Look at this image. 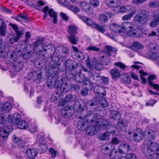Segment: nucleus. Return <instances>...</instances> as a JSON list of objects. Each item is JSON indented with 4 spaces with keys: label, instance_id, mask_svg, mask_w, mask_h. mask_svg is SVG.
<instances>
[{
    "label": "nucleus",
    "instance_id": "1",
    "mask_svg": "<svg viewBox=\"0 0 159 159\" xmlns=\"http://www.w3.org/2000/svg\"><path fill=\"white\" fill-rule=\"evenodd\" d=\"M20 119L21 116L17 113H15L12 115L8 113L6 115L1 114L0 115V123L4 125L9 122L11 124L15 125Z\"/></svg>",
    "mask_w": 159,
    "mask_h": 159
},
{
    "label": "nucleus",
    "instance_id": "2",
    "mask_svg": "<svg viewBox=\"0 0 159 159\" xmlns=\"http://www.w3.org/2000/svg\"><path fill=\"white\" fill-rule=\"evenodd\" d=\"M134 25L133 24L129 22L123 23L121 24V32L126 33L131 36H138L140 30L139 29L134 30Z\"/></svg>",
    "mask_w": 159,
    "mask_h": 159
},
{
    "label": "nucleus",
    "instance_id": "3",
    "mask_svg": "<svg viewBox=\"0 0 159 159\" xmlns=\"http://www.w3.org/2000/svg\"><path fill=\"white\" fill-rule=\"evenodd\" d=\"M0 56L9 59L7 63L10 64L14 62L16 60L17 56L13 50L9 49L7 52L6 47H2L0 48Z\"/></svg>",
    "mask_w": 159,
    "mask_h": 159
},
{
    "label": "nucleus",
    "instance_id": "4",
    "mask_svg": "<svg viewBox=\"0 0 159 159\" xmlns=\"http://www.w3.org/2000/svg\"><path fill=\"white\" fill-rule=\"evenodd\" d=\"M54 85L56 89L65 93L69 91L70 89L68 83L66 81L64 82L62 79L58 78V80H57L55 83H54Z\"/></svg>",
    "mask_w": 159,
    "mask_h": 159
},
{
    "label": "nucleus",
    "instance_id": "5",
    "mask_svg": "<svg viewBox=\"0 0 159 159\" xmlns=\"http://www.w3.org/2000/svg\"><path fill=\"white\" fill-rule=\"evenodd\" d=\"M11 25L13 30L15 31L16 35L13 38H9V40L10 43H13L14 42H17L21 36L24 34V32L22 30H19L18 26L16 25L10 23Z\"/></svg>",
    "mask_w": 159,
    "mask_h": 159
},
{
    "label": "nucleus",
    "instance_id": "6",
    "mask_svg": "<svg viewBox=\"0 0 159 159\" xmlns=\"http://www.w3.org/2000/svg\"><path fill=\"white\" fill-rule=\"evenodd\" d=\"M40 10L42 11L44 13L43 18L44 19H46L48 16V11L49 16L53 20H57V13L52 8L49 9L48 6L44 7L43 9L41 8Z\"/></svg>",
    "mask_w": 159,
    "mask_h": 159
},
{
    "label": "nucleus",
    "instance_id": "7",
    "mask_svg": "<svg viewBox=\"0 0 159 159\" xmlns=\"http://www.w3.org/2000/svg\"><path fill=\"white\" fill-rule=\"evenodd\" d=\"M97 126L98 129L100 128V126H104L105 128L107 129H114L116 131V129L115 127H112V125H109V122L108 120L102 118H98L97 119L96 122V126Z\"/></svg>",
    "mask_w": 159,
    "mask_h": 159
},
{
    "label": "nucleus",
    "instance_id": "8",
    "mask_svg": "<svg viewBox=\"0 0 159 159\" xmlns=\"http://www.w3.org/2000/svg\"><path fill=\"white\" fill-rule=\"evenodd\" d=\"M90 112L84 116H80V119L84 118V121H85L88 124L95 121L96 123L97 121V116L96 114L93 113L92 111H90Z\"/></svg>",
    "mask_w": 159,
    "mask_h": 159
},
{
    "label": "nucleus",
    "instance_id": "9",
    "mask_svg": "<svg viewBox=\"0 0 159 159\" xmlns=\"http://www.w3.org/2000/svg\"><path fill=\"white\" fill-rule=\"evenodd\" d=\"M144 135L143 132L140 128H137L133 134L134 139L135 141L139 142L143 139Z\"/></svg>",
    "mask_w": 159,
    "mask_h": 159
},
{
    "label": "nucleus",
    "instance_id": "10",
    "mask_svg": "<svg viewBox=\"0 0 159 159\" xmlns=\"http://www.w3.org/2000/svg\"><path fill=\"white\" fill-rule=\"evenodd\" d=\"M76 98V95H72L70 94H68L65 97L64 100L60 101L59 103V105L60 106H63L68 102L74 101Z\"/></svg>",
    "mask_w": 159,
    "mask_h": 159
},
{
    "label": "nucleus",
    "instance_id": "11",
    "mask_svg": "<svg viewBox=\"0 0 159 159\" xmlns=\"http://www.w3.org/2000/svg\"><path fill=\"white\" fill-rule=\"evenodd\" d=\"M149 15L148 11L143 10L138 13L134 17V20H143L147 19Z\"/></svg>",
    "mask_w": 159,
    "mask_h": 159
},
{
    "label": "nucleus",
    "instance_id": "12",
    "mask_svg": "<svg viewBox=\"0 0 159 159\" xmlns=\"http://www.w3.org/2000/svg\"><path fill=\"white\" fill-rule=\"evenodd\" d=\"M0 112H3L2 114L6 115V113H8L11 109V105L8 102H6L3 104H1Z\"/></svg>",
    "mask_w": 159,
    "mask_h": 159
},
{
    "label": "nucleus",
    "instance_id": "13",
    "mask_svg": "<svg viewBox=\"0 0 159 159\" xmlns=\"http://www.w3.org/2000/svg\"><path fill=\"white\" fill-rule=\"evenodd\" d=\"M38 154L37 150L35 148H30L26 151V156L29 158H35Z\"/></svg>",
    "mask_w": 159,
    "mask_h": 159
},
{
    "label": "nucleus",
    "instance_id": "14",
    "mask_svg": "<svg viewBox=\"0 0 159 159\" xmlns=\"http://www.w3.org/2000/svg\"><path fill=\"white\" fill-rule=\"evenodd\" d=\"M130 149V146L126 143H122L120 145L118 150L120 153L126 154Z\"/></svg>",
    "mask_w": 159,
    "mask_h": 159
},
{
    "label": "nucleus",
    "instance_id": "15",
    "mask_svg": "<svg viewBox=\"0 0 159 159\" xmlns=\"http://www.w3.org/2000/svg\"><path fill=\"white\" fill-rule=\"evenodd\" d=\"M66 68L67 69L71 70L75 69L77 68L78 64L73 61L68 60L66 61L65 63Z\"/></svg>",
    "mask_w": 159,
    "mask_h": 159
},
{
    "label": "nucleus",
    "instance_id": "16",
    "mask_svg": "<svg viewBox=\"0 0 159 159\" xmlns=\"http://www.w3.org/2000/svg\"><path fill=\"white\" fill-rule=\"evenodd\" d=\"M147 145L148 149L152 152H157L159 151V144L158 143L149 141Z\"/></svg>",
    "mask_w": 159,
    "mask_h": 159
},
{
    "label": "nucleus",
    "instance_id": "17",
    "mask_svg": "<svg viewBox=\"0 0 159 159\" xmlns=\"http://www.w3.org/2000/svg\"><path fill=\"white\" fill-rule=\"evenodd\" d=\"M12 140L15 143L17 144L18 147L22 148L25 146L24 141H22L21 139L16 136V135H13L12 137Z\"/></svg>",
    "mask_w": 159,
    "mask_h": 159
},
{
    "label": "nucleus",
    "instance_id": "18",
    "mask_svg": "<svg viewBox=\"0 0 159 159\" xmlns=\"http://www.w3.org/2000/svg\"><path fill=\"white\" fill-rule=\"evenodd\" d=\"M9 127L8 126H6L2 128L0 131V135L3 138H7L9 135V133L10 131L11 126Z\"/></svg>",
    "mask_w": 159,
    "mask_h": 159
},
{
    "label": "nucleus",
    "instance_id": "19",
    "mask_svg": "<svg viewBox=\"0 0 159 159\" xmlns=\"http://www.w3.org/2000/svg\"><path fill=\"white\" fill-rule=\"evenodd\" d=\"M115 130L112 129L111 130L108 132H105L101 134L99 136V138L100 139L102 140H105L110 138V133L113 134H116L115 133Z\"/></svg>",
    "mask_w": 159,
    "mask_h": 159
},
{
    "label": "nucleus",
    "instance_id": "20",
    "mask_svg": "<svg viewBox=\"0 0 159 159\" xmlns=\"http://www.w3.org/2000/svg\"><path fill=\"white\" fill-rule=\"evenodd\" d=\"M97 128H98V127L97 126H96V125L95 126L90 125L86 129L87 134L91 136L94 135L97 130Z\"/></svg>",
    "mask_w": 159,
    "mask_h": 159
},
{
    "label": "nucleus",
    "instance_id": "21",
    "mask_svg": "<svg viewBox=\"0 0 159 159\" xmlns=\"http://www.w3.org/2000/svg\"><path fill=\"white\" fill-rule=\"evenodd\" d=\"M84 118L80 119L78 123L77 128L80 131L84 130L85 127L88 125V124L86 121H84Z\"/></svg>",
    "mask_w": 159,
    "mask_h": 159
},
{
    "label": "nucleus",
    "instance_id": "22",
    "mask_svg": "<svg viewBox=\"0 0 159 159\" xmlns=\"http://www.w3.org/2000/svg\"><path fill=\"white\" fill-rule=\"evenodd\" d=\"M57 50L59 52L60 56L62 57H66L68 54V50L66 48L59 47L57 48Z\"/></svg>",
    "mask_w": 159,
    "mask_h": 159
},
{
    "label": "nucleus",
    "instance_id": "23",
    "mask_svg": "<svg viewBox=\"0 0 159 159\" xmlns=\"http://www.w3.org/2000/svg\"><path fill=\"white\" fill-rule=\"evenodd\" d=\"M92 69L94 68L98 70H101L102 68V65L99 63V61L95 59L92 60Z\"/></svg>",
    "mask_w": 159,
    "mask_h": 159
},
{
    "label": "nucleus",
    "instance_id": "24",
    "mask_svg": "<svg viewBox=\"0 0 159 159\" xmlns=\"http://www.w3.org/2000/svg\"><path fill=\"white\" fill-rule=\"evenodd\" d=\"M113 146L111 143H106L102 146L101 151L102 153L104 154H107L110 152V147Z\"/></svg>",
    "mask_w": 159,
    "mask_h": 159
},
{
    "label": "nucleus",
    "instance_id": "25",
    "mask_svg": "<svg viewBox=\"0 0 159 159\" xmlns=\"http://www.w3.org/2000/svg\"><path fill=\"white\" fill-rule=\"evenodd\" d=\"M88 78L85 77L84 75L81 74L80 72H79L76 75L75 77V80L77 82L81 83L83 82L84 84V81H86Z\"/></svg>",
    "mask_w": 159,
    "mask_h": 159
},
{
    "label": "nucleus",
    "instance_id": "26",
    "mask_svg": "<svg viewBox=\"0 0 159 159\" xmlns=\"http://www.w3.org/2000/svg\"><path fill=\"white\" fill-rule=\"evenodd\" d=\"M16 124L19 128L22 129H25L29 126L28 123L26 121L23 120H20Z\"/></svg>",
    "mask_w": 159,
    "mask_h": 159
},
{
    "label": "nucleus",
    "instance_id": "27",
    "mask_svg": "<svg viewBox=\"0 0 159 159\" xmlns=\"http://www.w3.org/2000/svg\"><path fill=\"white\" fill-rule=\"evenodd\" d=\"M143 48L144 46L143 44L138 42H134L132 44V49L135 51L142 49Z\"/></svg>",
    "mask_w": 159,
    "mask_h": 159
},
{
    "label": "nucleus",
    "instance_id": "28",
    "mask_svg": "<svg viewBox=\"0 0 159 159\" xmlns=\"http://www.w3.org/2000/svg\"><path fill=\"white\" fill-rule=\"evenodd\" d=\"M108 6L112 7H117L120 4V0H109L108 2H107Z\"/></svg>",
    "mask_w": 159,
    "mask_h": 159
},
{
    "label": "nucleus",
    "instance_id": "29",
    "mask_svg": "<svg viewBox=\"0 0 159 159\" xmlns=\"http://www.w3.org/2000/svg\"><path fill=\"white\" fill-rule=\"evenodd\" d=\"M116 48L110 46H106L104 47V52L108 56H110L111 52H116Z\"/></svg>",
    "mask_w": 159,
    "mask_h": 159
},
{
    "label": "nucleus",
    "instance_id": "30",
    "mask_svg": "<svg viewBox=\"0 0 159 159\" xmlns=\"http://www.w3.org/2000/svg\"><path fill=\"white\" fill-rule=\"evenodd\" d=\"M23 66V63L22 62H19L15 63L12 66V69L13 70L16 72H18L20 71L22 68Z\"/></svg>",
    "mask_w": 159,
    "mask_h": 159
},
{
    "label": "nucleus",
    "instance_id": "31",
    "mask_svg": "<svg viewBox=\"0 0 159 159\" xmlns=\"http://www.w3.org/2000/svg\"><path fill=\"white\" fill-rule=\"evenodd\" d=\"M155 50V47H154L153 50L150 55V57L152 59L156 61L158 65H159V53L156 52Z\"/></svg>",
    "mask_w": 159,
    "mask_h": 159
},
{
    "label": "nucleus",
    "instance_id": "32",
    "mask_svg": "<svg viewBox=\"0 0 159 159\" xmlns=\"http://www.w3.org/2000/svg\"><path fill=\"white\" fill-rule=\"evenodd\" d=\"M16 149L12 147L10 149H8V153L10 154H12L15 159H22V157L19 154L16 153Z\"/></svg>",
    "mask_w": 159,
    "mask_h": 159
},
{
    "label": "nucleus",
    "instance_id": "33",
    "mask_svg": "<svg viewBox=\"0 0 159 159\" xmlns=\"http://www.w3.org/2000/svg\"><path fill=\"white\" fill-rule=\"evenodd\" d=\"M24 53H22L19 50L18 52V55H20L23 58L25 59H28L31 56V52L30 51H28L27 52H25V50L26 51H27V49L26 48H24Z\"/></svg>",
    "mask_w": 159,
    "mask_h": 159
},
{
    "label": "nucleus",
    "instance_id": "34",
    "mask_svg": "<svg viewBox=\"0 0 159 159\" xmlns=\"http://www.w3.org/2000/svg\"><path fill=\"white\" fill-rule=\"evenodd\" d=\"M131 5H126L121 6L119 10L120 12H129L131 9Z\"/></svg>",
    "mask_w": 159,
    "mask_h": 159
},
{
    "label": "nucleus",
    "instance_id": "35",
    "mask_svg": "<svg viewBox=\"0 0 159 159\" xmlns=\"http://www.w3.org/2000/svg\"><path fill=\"white\" fill-rule=\"evenodd\" d=\"M110 28L111 30L116 33H120L121 32V28L118 24L112 23L110 25Z\"/></svg>",
    "mask_w": 159,
    "mask_h": 159
},
{
    "label": "nucleus",
    "instance_id": "36",
    "mask_svg": "<svg viewBox=\"0 0 159 159\" xmlns=\"http://www.w3.org/2000/svg\"><path fill=\"white\" fill-rule=\"evenodd\" d=\"M110 74L113 79L119 78L120 75V73L119 70L116 68L112 69L111 71Z\"/></svg>",
    "mask_w": 159,
    "mask_h": 159
},
{
    "label": "nucleus",
    "instance_id": "37",
    "mask_svg": "<svg viewBox=\"0 0 159 159\" xmlns=\"http://www.w3.org/2000/svg\"><path fill=\"white\" fill-rule=\"evenodd\" d=\"M77 31V27L75 25H71L68 27V31L70 35H76Z\"/></svg>",
    "mask_w": 159,
    "mask_h": 159
},
{
    "label": "nucleus",
    "instance_id": "38",
    "mask_svg": "<svg viewBox=\"0 0 159 159\" xmlns=\"http://www.w3.org/2000/svg\"><path fill=\"white\" fill-rule=\"evenodd\" d=\"M94 103L93 101L90 100L88 101L85 104V106L87 110L89 111H93L94 109Z\"/></svg>",
    "mask_w": 159,
    "mask_h": 159
},
{
    "label": "nucleus",
    "instance_id": "39",
    "mask_svg": "<svg viewBox=\"0 0 159 159\" xmlns=\"http://www.w3.org/2000/svg\"><path fill=\"white\" fill-rule=\"evenodd\" d=\"M146 133H147L148 139L151 140L153 139H154L156 137V133L152 129H148L146 130Z\"/></svg>",
    "mask_w": 159,
    "mask_h": 159
},
{
    "label": "nucleus",
    "instance_id": "40",
    "mask_svg": "<svg viewBox=\"0 0 159 159\" xmlns=\"http://www.w3.org/2000/svg\"><path fill=\"white\" fill-rule=\"evenodd\" d=\"M84 104H79L77 102L75 103L74 107L75 110L77 112H81L84 111Z\"/></svg>",
    "mask_w": 159,
    "mask_h": 159
},
{
    "label": "nucleus",
    "instance_id": "41",
    "mask_svg": "<svg viewBox=\"0 0 159 159\" xmlns=\"http://www.w3.org/2000/svg\"><path fill=\"white\" fill-rule=\"evenodd\" d=\"M6 29V25L3 22H2V25L0 26V32L2 36H5L7 33Z\"/></svg>",
    "mask_w": 159,
    "mask_h": 159
},
{
    "label": "nucleus",
    "instance_id": "42",
    "mask_svg": "<svg viewBox=\"0 0 159 159\" xmlns=\"http://www.w3.org/2000/svg\"><path fill=\"white\" fill-rule=\"evenodd\" d=\"M121 153H119L116 151H115L112 154L109 155L111 158L112 159H120L121 157Z\"/></svg>",
    "mask_w": 159,
    "mask_h": 159
},
{
    "label": "nucleus",
    "instance_id": "43",
    "mask_svg": "<svg viewBox=\"0 0 159 159\" xmlns=\"http://www.w3.org/2000/svg\"><path fill=\"white\" fill-rule=\"evenodd\" d=\"M75 35H70L69 37V39L73 44L75 45L77 44L79 41V39L75 36Z\"/></svg>",
    "mask_w": 159,
    "mask_h": 159
},
{
    "label": "nucleus",
    "instance_id": "44",
    "mask_svg": "<svg viewBox=\"0 0 159 159\" xmlns=\"http://www.w3.org/2000/svg\"><path fill=\"white\" fill-rule=\"evenodd\" d=\"M111 14H107V15L103 14L99 15V20H108V19H111Z\"/></svg>",
    "mask_w": 159,
    "mask_h": 159
},
{
    "label": "nucleus",
    "instance_id": "45",
    "mask_svg": "<svg viewBox=\"0 0 159 159\" xmlns=\"http://www.w3.org/2000/svg\"><path fill=\"white\" fill-rule=\"evenodd\" d=\"M97 101H98L100 104L103 107H106L108 106V103L107 100L103 97L98 98L97 99Z\"/></svg>",
    "mask_w": 159,
    "mask_h": 159
},
{
    "label": "nucleus",
    "instance_id": "46",
    "mask_svg": "<svg viewBox=\"0 0 159 159\" xmlns=\"http://www.w3.org/2000/svg\"><path fill=\"white\" fill-rule=\"evenodd\" d=\"M136 11H133L131 12L124 16L122 17V20H129L133 17Z\"/></svg>",
    "mask_w": 159,
    "mask_h": 159
},
{
    "label": "nucleus",
    "instance_id": "47",
    "mask_svg": "<svg viewBox=\"0 0 159 159\" xmlns=\"http://www.w3.org/2000/svg\"><path fill=\"white\" fill-rule=\"evenodd\" d=\"M106 95V92L105 90V89L103 88V91H100L99 93H97L96 94V97L97 99H98V98H101V97H104Z\"/></svg>",
    "mask_w": 159,
    "mask_h": 159
},
{
    "label": "nucleus",
    "instance_id": "48",
    "mask_svg": "<svg viewBox=\"0 0 159 159\" xmlns=\"http://www.w3.org/2000/svg\"><path fill=\"white\" fill-rule=\"evenodd\" d=\"M111 117L114 120L119 119L120 117V114L117 111H113L111 114Z\"/></svg>",
    "mask_w": 159,
    "mask_h": 159
},
{
    "label": "nucleus",
    "instance_id": "49",
    "mask_svg": "<svg viewBox=\"0 0 159 159\" xmlns=\"http://www.w3.org/2000/svg\"><path fill=\"white\" fill-rule=\"evenodd\" d=\"M100 60L102 63L104 65H107L109 62V60L108 57L106 56H102L100 58Z\"/></svg>",
    "mask_w": 159,
    "mask_h": 159
},
{
    "label": "nucleus",
    "instance_id": "50",
    "mask_svg": "<svg viewBox=\"0 0 159 159\" xmlns=\"http://www.w3.org/2000/svg\"><path fill=\"white\" fill-rule=\"evenodd\" d=\"M94 28H96L100 32L103 33L105 31V26L103 25H100L96 23L94 24Z\"/></svg>",
    "mask_w": 159,
    "mask_h": 159
},
{
    "label": "nucleus",
    "instance_id": "51",
    "mask_svg": "<svg viewBox=\"0 0 159 159\" xmlns=\"http://www.w3.org/2000/svg\"><path fill=\"white\" fill-rule=\"evenodd\" d=\"M86 50L89 51L98 52L100 50V48L95 46L91 45L86 48Z\"/></svg>",
    "mask_w": 159,
    "mask_h": 159
},
{
    "label": "nucleus",
    "instance_id": "52",
    "mask_svg": "<svg viewBox=\"0 0 159 159\" xmlns=\"http://www.w3.org/2000/svg\"><path fill=\"white\" fill-rule=\"evenodd\" d=\"M84 85H88V86L87 87L89 90L92 89L93 86V83L90 82L88 78L86 80V81H84Z\"/></svg>",
    "mask_w": 159,
    "mask_h": 159
},
{
    "label": "nucleus",
    "instance_id": "53",
    "mask_svg": "<svg viewBox=\"0 0 159 159\" xmlns=\"http://www.w3.org/2000/svg\"><path fill=\"white\" fill-rule=\"evenodd\" d=\"M152 17L153 20H159V12L154 11L152 12Z\"/></svg>",
    "mask_w": 159,
    "mask_h": 159
},
{
    "label": "nucleus",
    "instance_id": "54",
    "mask_svg": "<svg viewBox=\"0 0 159 159\" xmlns=\"http://www.w3.org/2000/svg\"><path fill=\"white\" fill-rule=\"evenodd\" d=\"M89 2L90 4L94 7H97L99 5V2L98 0H90Z\"/></svg>",
    "mask_w": 159,
    "mask_h": 159
},
{
    "label": "nucleus",
    "instance_id": "55",
    "mask_svg": "<svg viewBox=\"0 0 159 159\" xmlns=\"http://www.w3.org/2000/svg\"><path fill=\"white\" fill-rule=\"evenodd\" d=\"M70 9L75 13L78 12L80 11V9L77 7L75 6H70Z\"/></svg>",
    "mask_w": 159,
    "mask_h": 159
},
{
    "label": "nucleus",
    "instance_id": "56",
    "mask_svg": "<svg viewBox=\"0 0 159 159\" xmlns=\"http://www.w3.org/2000/svg\"><path fill=\"white\" fill-rule=\"evenodd\" d=\"M35 0H27L26 3L28 5L33 7H38L36 3H34Z\"/></svg>",
    "mask_w": 159,
    "mask_h": 159
},
{
    "label": "nucleus",
    "instance_id": "57",
    "mask_svg": "<svg viewBox=\"0 0 159 159\" xmlns=\"http://www.w3.org/2000/svg\"><path fill=\"white\" fill-rule=\"evenodd\" d=\"M80 6L81 9L84 11L86 10V9L89 6V4L86 2H81Z\"/></svg>",
    "mask_w": 159,
    "mask_h": 159
},
{
    "label": "nucleus",
    "instance_id": "58",
    "mask_svg": "<svg viewBox=\"0 0 159 159\" xmlns=\"http://www.w3.org/2000/svg\"><path fill=\"white\" fill-rule=\"evenodd\" d=\"M103 91V87L99 85L95 86L94 88V91L96 94L99 93L100 91Z\"/></svg>",
    "mask_w": 159,
    "mask_h": 159
},
{
    "label": "nucleus",
    "instance_id": "59",
    "mask_svg": "<svg viewBox=\"0 0 159 159\" xmlns=\"http://www.w3.org/2000/svg\"><path fill=\"white\" fill-rule=\"evenodd\" d=\"M114 65L123 69H125L126 67V66L124 64L120 62L115 63L114 64Z\"/></svg>",
    "mask_w": 159,
    "mask_h": 159
},
{
    "label": "nucleus",
    "instance_id": "60",
    "mask_svg": "<svg viewBox=\"0 0 159 159\" xmlns=\"http://www.w3.org/2000/svg\"><path fill=\"white\" fill-rule=\"evenodd\" d=\"M49 152L50 153L52 157V158H55L56 156V152L55 149L53 148H50L49 149Z\"/></svg>",
    "mask_w": 159,
    "mask_h": 159
},
{
    "label": "nucleus",
    "instance_id": "61",
    "mask_svg": "<svg viewBox=\"0 0 159 159\" xmlns=\"http://www.w3.org/2000/svg\"><path fill=\"white\" fill-rule=\"evenodd\" d=\"M148 0H133L132 3L135 5H139L141 4Z\"/></svg>",
    "mask_w": 159,
    "mask_h": 159
},
{
    "label": "nucleus",
    "instance_id": "62",
    "mask_svg": "<svg viewBox=\"0 0 159 159\" xmlns=\"http://www.w3.org/2000/svg\"><path fill=\"white\" fill-rule=\"evenodd\" d=\"M159 24V20H152L150 23V26L152 27H154Z\"/></svg>",
    "mask_w": 159,
    "mask_h": 159
},
{
    "label": "nucleus",
    "instance_id": "63",
    "mask_svg": "<svg viewBox=\"0 0 159 159\" xmlns=\"http://www.w3.org/2000/svg\"><path fill=\"white\" fill-rule=\"evenodd\" d=\"M126 159H137L136 156L133 153L127 154L126 157Z\"/></svg>",
    "mask_w": 159,
    "mask_h": 159
},
{
    "label": "nucleus",
    "instance_id": "64",
    "mask_svg": "<svg viewBox=\"0 0 159 159\" xmlns=\"http://www.w3.org/2000/svg\"><path fill=\"white\" fill-rule=\"evenodd\" d=\"M151 159H159V151L156 153L152 154L151 156Z\"/></svg>",
    "mask_w": 159,
    "mask_h": 159
}]
</instances>
